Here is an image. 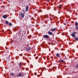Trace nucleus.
Here are the masks:
<instances>
[{"label":"nucleus","mask_w":78,"mask_h":78,"mask_svg":"<svg viewBox=\"0 0 78 78\" xmlns=\"http://www.w3.org/2000/svg\"><path fill=\"white\" fill-rule=\"evenodd\" d=\"M43 37H44V38H46V39H48V38H50V37H49L48 35H44Z\"/></svg>","instance_id":"obj_1"},{"label":"nucleus","mask_w":78,"mask_h":78,"mask_svg":"<svg viewBox=\"0 0 78 78\" xmlns=\"http://www.w3.org/2000/svg\"><path fill=\"white\" fill-rule=\"evenodd\" d=\"M20 15L21 16L22 18H23V17H24V14L22 12L20 13Z\"/></svg>","instance_id":"obj_2"},{"label":"nucleus","mask_w":78,"mask_h":78,"mask_svg":"<svg viewBox=\"0 0 78 78\" xmlns=\"http://www.w3.org/2000/svg\"><path fill=\"white\" fill-rule=\"evenodd\" d=\"M31 49V48L30 47H28V48H26V50L27 51H30V49Z\"/></svg>","instance_id":"obj_3"},{"label":"nucleus","mask_w":78,"mask_h":78,"mask_svg":"<svg viewBox=\"0 0 78 78\" xmlns=\"http://www.w3.org/2000/svg\"><path fill=\"white\" fill-rule=\"evenodd\" d=\"M48 34H49V35H53V33L50 31L48 32Z\"/></svg>","instance_id":"obj_4"},{"label":"nucleus","mask_w":78,"mask_h":78,"mask_svg":"<svg viewBox=\"0 0 78 78\" xmlns=\"http://www.w3.org/2000/svg\"><path fill=\"white\" fill-rule=\"evenodd\" d=\"M28 6H27L26 8V11H28Z\"/></svg>","instance_id":"obj_5"},{"label":"nucleus","mask_w":78,"mask_h":78,"mask_svg":"<svg viewBox=\"0 0 78 78\" xmlns=\"http://www.w3.org/2000/svg\"><path fill=\"white\" fill-rule=\"evenodd\" d=\"M51 31H56V28H55L53 29H51Z\"/></svg>","instance_id":"obj_6"},{"label":"nucleus","mask_w":78,"mask_h":78,"mask_svg":"<svg viewBox=\"0 0 78 78\" xmlns=\"http://www.w3.org/2000/svg\"><path fill=\"white\" fill-rule=\"evenodd\" d=\"M71 36H72L73 37H75V35L74 34H71Z\"/></svg>","instance_id":"obj_7"},{"label":"nucleus","mask_w":78,"mask_h":78,"mask_svg":"<svg viewBox=\"0 0 78 78\" xmlns=\"http://www.w3.org/2000/svg\"><path fill=\"white\" fill-rule=\"evenodd\" d=\"M6 17H7V16H6V15H4L3 16V18H4V19H6Z\"/></svg>","instance_id":"obj_8"},{"label":"nucleus","mask_w":78,"mask_h":78,"mask_svg":"<svg viewBox=\"0 0 78 78\" xmlns=\"http://www.w3.org/2000/svg\"><path fill=\"white\" fill-rule=\"evenodd\" d=\"M22 73H21L20 74L18 75V76H20V77H22Z\"/></svg>","instance_id":"obj_9"},{"label":"nucleus","mask_w":78,"mask_h":78,"mask_svg":"<svg viewBox=\"0 0 78 78\" xmlns=\"http://www.w3.org/2000/svg\"><path fill=\"white\" fill-rule=\"evenodd\" d=\"M77 33V32H76L73 31V34H75H75H76Z\"/></svg>","instance_id":"obj_10"},{"label":"nucleus","mask_w":78,"mask_h":78,"mask_svg":"<svg viewBox=\"0 0 78 78\" xmlns=\"http://www.w3.org/2000/svg\"><path fill=\"white\" fill-rule=\"evenodd\" d=\"M60 62H62V63H64V61L63 60H61L60 61Z\"/></svg>","instance_id":"obj_11"},{"label":"nucleus","mask_w":78,"mask_h":78,"mask_svg":"<svg viewBox=\"0 0 78 78\" xmlns=\"http://www.w3.org/2000/svg\"><path fill=\"white\" fill-rule=\"evenodd\" d=\"M75 68H76V69H78V64L76 66Z\"/></svg>","instance_id":"obj_12"},{"label":"nucleus","mask_w":78,"mask_h":78,"mask_svg":"<svg viewBox=\"0 0 78 78\" xmlns=\"http://www.w3.org/2000/svg\"><path fill=\"white\" fill-rule=\"evenodd\" d=\"M56 56L57 57H59V54H57Z\"/></svg>","instance_id":"obj_13"},{"label":"nucleus","mask_w":78,"mask_h":78,"mask_svg":"<svg viewBox=\"0 0 78 78\" xmlns=\"http://www.w3.org/2000/svg\"><path fill=\"white\" fill-rule=\"evenodd\" d=\"M75 25H76V26H78V23H77V22H76Z\"/></svg>","instance_id":"obj_14"},{"label":"nucleus","mask_w":78,"mask_h":78,"mask_svg":"<svg viewBox=\"0 0 78 78\" xmlns=\"http://www.w3.org/2000/svg\"><path fill=\"white\" fill-rule=\"evenodd\" d=\"M9 26H11V25H12V23H9Z\"/></svg>","instance_id":"obj_15"},{"label":"nucleus","mask_w":78,"mask_h":78,"mask_svg":"<svg viewBox=\"0 0 78 78\" xmlns=\"http://www.w3.org/2000/svg\"><path fill=\"white\" fill-rule=\"evenodd\" d=\"M75 40H76V41H78V37H76L75 38Z\"/></svg>","instance_id":"obj_16"},{"label":"nucleus","mask_w":78,"mask_h":78,"mask_svg":"<svg viewBox=\"0 0 78 78\" xmlns=\"http://www.w3.org/2000/svg\"><path fill=\"white\" fill-rule=\"evenodd\" d=\"M5 23L6 24H8V21H5Z\"/></svg>","instance_id":"obj_17"},{"label":"nucleus","mask_w":78,"mask_h":78,"mask_svg":"<svg viewBox=\"0 0 78 78\" xmlns=\"http://www.w3.org/2000/svg\"><path fill=\"white\" fill-rule=\"evenodd\" d=\"M19 67L20 68L21 67V65H20V63H19Z\"/></svg>","instance_id":"obj_18"},{"label":"nucleus","mask_w":78,"mask_h":78,"mask_svg":"<svg viewBox=\"0 0 78 78\" xmlns=\"http://www.w3.org/2000/svg\"><path fill=\"white\" fill-rule=\"evenodd\" d=\"M14 75V73H11V75H12V76H13Z\"/></svg>","instance_id":"obj_19"},{"label":"nucleus","mask_w":78,"mask_h":78,"mask_svg":"<svg viewBox=\"0 0 78 78\" xmlns=\"http://www.w3.org/2000/svg\"><path fill=\"white\" fill-rule=\"evenodd\" d=\"M76 29L77 30H78V26L76 27Z\"/></svg>","instance_id":"obj_20"},{"label":"nucleus","mask_w":78,"mask_h":78,"mask_svg":"<svg viewBox=\"0 0 78 78\" xmlns=\"http://www.w3.org/2000/svg\"><path fill=\"white\" fill-rule=\"evenodd\" d=\"M12 42H13V41H12L10 42V43L11 44V43H12Z\"/></svg>","instance_id":"obj_21"},{"label":"nucleus","mask_w":78,"mask_h":78,"mask_svg":"<svg viewBox=\"0 0 78 78\" xmlns=\"http://www.w3.org/2000/svg\"><path fill=\"white\" fill-rule=\"evenodd\" d=\"M61 6H62V5H60L59 7L61 8Z\"/></svg>","instance_id":"obj_22"},{"label":"nucleus","mask_w":78,"mask_h":78,"mask_svg":"<svg viewBox=\"0 0 78 78\" xmlns=\"http://www.w3.org/2000/svg\"><path fill=\"white\" fill-rule=\"evenodd\" d=\"M20 56H22V55H23V54H20Z\"/></svg>","instance_id":"obj_23"},{"label":"nucleus","mask_w":78,"mask_h":78,"mask_svg":"<svg viewBox=\"0 0 78 78\" xmlns=\"http://www.w3.org/2000/svg\"><path fill=\"white\" fill-rule=\"evenodd\" d=\"M23 12H25V11H24V10H23Z\"/></svg>","instance_id":"obj_24"},{"label":"nucleus","mask_w":78,"mask_h":78,"mask_svg":"<svg viewBox=\"0 0 78 78\" xmlns=\"http://www.w3.org/2000/svg\"><path fill=\"white\" fill-rule=\"evenodd\" d=\"M64 25H66V23H65V24H64Z\"/></svg>","instance_id":"obj_25"},{"label":"nucleus","mask_w":78,"mask_h":78,"mask_svg":"<svg viewBox=\"0 0 78 78\" xmlns=\"http://www.w3.org/2000/svg\"><path fill=\"white\" fill-rule=\"evenodd\" d=\"M54 10H55V9H54Z\"/></svg>","instance_id":"obj_26"}]
</instances>
